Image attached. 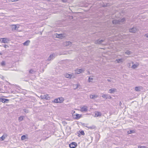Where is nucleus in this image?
<instances>
[{
	"label": "nucleus",
	"instance_id": "nucleus-36",
	"mask_svg": "<svg viewBox=\"0 0 148 148\" xmlns=\"http://www.w3.org/2000/svg\"><path fill=\"white\" fill-rule=\"evenodd\" d=\"M5 139V137H4V136H3V135L0 138V140L1 139V140H3L4 139Z\"/></svg>",
	"mask_w": 148,
	"mask_h": 148
},
{
	"label": "nucleus",
	"instance_id": "nucleus-31",
	"mask_svg": "<svg viewBox=\"0 0 148 148\" xmlns=\"http://www.w3.org/2000/svg\"><path fill=\"white\" fill-rule=\"evenodd\" d=\"M120 23V22H124L125 21V18H123L121 19V20H119Z\"/></svg>",
	"mask_w": 148,
	"mask_h": 148
},
{
	"label": "nucleus",
	"instance_id": "nucleus-28",
	"mask_svg": "<svg viewBox=\"0 0 148 148\" xmlns=\"http://www.w3.org/2000/svg\"><path fill=\"white\" fill-rule=\"evenodd\" d=\"M116 61L118 63H120L123 62V60L122 58L117 59L116 60Z\"/></svg>",
	"mask_w": 148,
	"mask_h": 148
},
{
	"label": "nucleus",
	"instance_id": "nucleus-2",
	"mask_svg": "<svg viewBox=\"0 0 148 148\" xmlns=\"http://www.w3.org/2000/svg\"><path fill=\"white\" fill-rule=\"evenodd\" d=\"M1 42L4 43H7L9 41V38H0V41H1Z\"/></svg>",
	"mask_w": 148,
	"mask_h": 148
},
{
	"label": "nucleus",
	"instance_id": "nucleus-12",
	"mask_svg": "<svg viewBox=\"0 0 148 148\" xmlns=\"http://www.w3.org/2000/svg\"><path fill=\"white\" fill-rule=\"evenodd\" d=\"M56 38L62 39L63 38V35L61 34H56Z\"/></svg>",
	"mask_w": 148,
	"mask_h": 148
},
{
	"label": "nucleus",
	"instance_id": "nucleus-43",
	"mask_svg": "<svg viewBox=\"0 0 148 148\" xmlns=\"http://www.w3.org/2000/svg\"><path fill=\"white\" fill-rule=\"evenodd\" d=\"M64 3H66L67 2V0H61Z\"/></svg>",
	"mask_w": 148,
	"mask_h": 148
},
{
	"label": "nucleus",
	"instance_id": "nucleus-11",
	"mask_svg": "<svg viewBox=\"0 0 148 148\" xmlns=\"http://www.w3.org/2000/svg\"><path fill=\"white\" fill-rule=\"evenodd\" d=\"M116 89L115 88H112L109 90V93H114L115 92H116Z\"/></svg>",
	"mask_w": 148,
	"mask_h": 148
},
{
	"label": "nucleus",
	"instance_id": "nucleus-48",
	"mask_svg": "<svg viewBox=\"0 0 148 148\" xmlns=\"http://www.w3.org/2000/svg\"><path fill=\"white\" fill-rule=\"evenodd\" d=\"M121 102H120L119 103V105H121Z\"/></svg>",
	"mask_w": 148,
	"mask_h": 148
},
{
	"label": "nucleus",
	"instance_id": "nucleus-4",
	"mask_svg": "<svg viewBox=\"0 0 148 148\" xmlns=\"http://www.w3.org/2000/svg\"><path fill=\"white\" fill-rule=\"evenodd\" d=\"M48 95H41L40 96V97L42 99H45L46 100H49L50 99V97L48 96Z\"/></svg>",
	"mask_w": 148,
	"mask_h": 148
},
{
	"label": "nucleus",
	"instance_id": "nucleus-45",
	"mask_svg": "<svg viewBox=\"0 0 148 148\" xmlns=\"http://www.w3.org/2000/svg\"><path fill=\"white\" fill-rule=\"evenodd\" d=\"M12 1H18L19 0H11Z\"/></svg>",
	"mask_w": 148,
	"mask_h": 148
},
{
	"label": "nucleus",
	"instance_id": "nucleus-34",
	"mask_svg": "<svg viewBox=\"0 0 148 148\" xmlns=\"http://www.w3.org/2000/svg\"><path fill=\"white\" fill-rule=\"evenodd\" d=\"M88 127L90 129H93L95 128V126H92L89 127Z\"/></svg>",
	"mask_w": 148,
	"mask_h": 148
},
{
	"label": "nucleus",
	"instance_id": "nucleus-5",
	"mask_svg": "<svg viewBox=\"0 0 148 148\" xmlns=\"http://www.w3.org/2000/svg\"><path fill=\"white\" fill-rule=\"evenodd\" d=\"M137 29L135 27H133L132 28L129 29V31L130 32L135 33L137 30Z\"/></svg>",
	"mask_w": 148,
	"mask_h": 148
},
{
	"label": "nucleus",
	"instance_id": "nucleus-15",
	"mask_svg": "<svg viewBox=\"0 0 148 148\" xmlns=\"http://www.w3.org/2000/svg\"><path fill=\"white\" fill-rule=\"evenodd\" d=\"M64 76L66 78H71L72 76V75L70 74L66 73L64 75Z\"/></svg>",
	"mask_w": 148,
	"mask_h": 148
},
{
	"label": "nucleus",
	"instance_id": "nucleus-46",
	"mask_svg": "<svg viewBox=\"0 0 148 148\" xmlns=\"http://www.w3.org/2000/svg\"><path fill=\"white\" fill-rule=\"evenodd\" d=\"M107 80L108 82H110L111 81V80L110 79H108Z\"/></svg>",
	"mask_w": 148,
	"mask_h": 148
},
{
	"label": "nucleus",
	"instance_id": "nucleus-42",
	"mask_svg": "<svg viewBox=\"0 0 148 148\" xmlns=\"http://www.w3.org/2000/svg\"><path fill=\"white\" fill-rule=\"evenodd\" d=\"M138 148H145V147L142 146H138Z\"/></svg>",
	"mask_w": 148,
	"mask_h": 148
},
{
	"label": "nucleus",
	"instance_id": "nucleus-51",
	"mask_svg": "<svg viewBox=\"0 0 148 148\" xmlns=\"http://www.w3.org/2000/svg\"><path fill=\"white\" fill-rule=\"evenodd\" d=\"M63 123H66V122H64Z\"/></svg>",
	"mask_w": 148,
	"mask_h": 148
},
{
	"label": "nucleus",
	"instance_id": "nucleus-19",
	"mask_svg": "<svg viewBox=\"0 0 148 148\" xmlns=\"http://www.w3.org/2000/svg\"><path fill=\"white\" fill-rule=\"evenodd\" d=\"M90 97L91 99H95L97 98V96L95 95H90Z\"/></svg>",
	"mask_w": 148,
	"mask_h": 148
},
{
	"label": "nucleus",
	"instance_id": "nucleus-7",
	"mask_svg": "<svg viewBox=\"0 0 148 148\" xmlns=\"http://www.w3.org/2000/svg\"><path fill=\"white\" fill-rule=\"evenodd\" d=\"M88 107L86 106H84L81 108V110L82 112H87L88 111Z\"/></svg>",
	"mask_w": 148,
	"mask_h": 148
},
{
	"label": "nucleus",
	"instance_id": "nucleus-20",
	"mask_svg": "<svg viewBox=\"0 0 148 148\" xmlns=\"http://www.w3.org/2000/svg\"><path fill=\"white\" fill-rule=\"evenodd\" d=\"M75 116H76L75 117V118L77 119H79L81 117V115L77 114H76L75 115Z\"/></svg>",
	"mask_w": 148,
	"mask_h": 148
},
{
	"label": "nucleus",
	"instance_id": "nucleus-33",
	"mask_svg": "<svg viewBox=\"0 0 148 148\" xmlns=\"http://www.w3.org/2000/svg\"><path fill=\"white\" fill-rule=\"evenodd\" d=\"M66 45H71V42L69 41L66 42Z\"/></svg>",
	"mask_w": 148,
	"mask_h": 148
},
{
	"label": "nucleus",
	"instance_id": "nucleus-9",
	"mask_svg": "<svg viewBox=\"0 0 148 148\" xmlns=\"http://www.w3.org/2000/svg\"><path fill=\"white\" fill-rule=\"evenodd\" d=\"M104 40H98L95 41V43L97 44H101L103 42H104Z\"/></svg>",
	"mask_w": 148,
	"mask_h": 148
},
{
	"label": "nucleus",
	"instance_id": "nucleus-38",
	"mask_svg": "<svg viewBox=\"0 0 148 148\" xmlns=\"http://www.w3.org/2000/svg\"><path fill=\"white\" fill-rule=\"evenodd\" d=\"M23 110L25 113H28V110L27 109H24Z\"/></svg>",
	"mask_w": 148,
	"mask_h": 148
},
{
	"label": "nucleus",
	"instance_id": "nucleus-32",
	"mask_svg": "<svg viewBox=\"0 0 148 148\" xmlns=\"http://www.w3.org/2000/svg\"><path fill=\"white\" fill-rule=\"evenodd\" d=\"M1 65L2 66H4L5 65V62L4 61H2L1 63Z\"/></svg>",
	"mask_w": 148,
	"mask_h": 148
},
{
	"label": "nucleus",
	"instance_id": "nucleus-13",
	"mask_svg": "<svg viewBox=\"0 0 148 148\" xmlns=\"http://www.w3.org/2000/svg\"><path fill=\"white\" fill-rule=\"evenodd\" d=\"M30 42V41L29 40H27V41L24 42L23 44L24 46H27L29 45V43Z\"/></svg>",
	"mask_w": 148,
	"mask_h": 148
},
{
	"label": "nucleus",
	"instance_id": "nucleus-1",
	"mask_svg": "<svg viewBox=\"0 0 148 148\" xmlns=\"http://www.w3.org/2000/svg\"><path fill=\"white\" fill-rule=\"evenodd\" d=\"M69 147L71 148H75L77 146V143L75 142H72L69 145Z\"/></svg>",
	"mask_w": 148,
	"mask_h": 148
},
{
	"label": "nucleus",
	"instance_id": "nucleus-26",
	"mask_svg": "<svg viewBox=\"0 0 148 148\" xmlns=\"http://www.w3.org/2000/svg\"><path fill=\"white\" fill-rule=\"evenodd\" d=\"M27 138H26V136L25 135H23L21 137V139L22 140H23Z\"/></svg>",
	"mask_w": 148,
	"mask_h": 148
},
{
	"label": "nucleus",
	"instance_id": "nucleus-10",
	"mask_svg": "<svg viewBox=\"0 0 148 148\" xmlns=\"http://www.w3.org/2000/svg\"><path fill=\"white\" fill-rule=\"evenodd\" d=\"M85 70L82 69H80L77 70L76 72L77 74H79L80 73H82Z\"/></svg>",
	"mask_w": 148,
	"mask_h": 148
},
{
	"label": "nucleus",
	"instance_id": "nucleus-22",
	"mask_svg": "<svg viewBox=\"0 0 148 148\" xmlns=\"http://www.w3.org/2000/svg\"><path fill=\"white\" fill-rule=\"evenodd\" d=\"M52 102L55 103H59V99L58 98L55 99L54 100L52 101Z\"/></svg>",
	"mask_w": 148,
	"mask_h": 148
},
{
	"label": "nucleus",
	"instance_id": "nucleus-3",
	"mask_svg": "<svg viewBox=\"0 0 148 148\" xmlns=\"http://www.w3.org/2000/svg\"><path fill=\"white\" fill-rule=\"evenodd\" d=\"M102 97L104 99H112L111 97L108 94H103L102 96Z\"/></svg>",
	"mask_w": 148,
	"mask_h": 148
},
{
	"label": "nucleus",
	"instance_id": "nucleus-39",
	"mask_svg": "<svg viewBox=\"0 0 148 148\" xmlns=\"http://www.w3.org/2000/svg\"><path fill=\"white\" fill-rule=\"evenodd\" d=\"M34 72V71L33 70L31 69L29 71V73H30L33 74V72Z\"/></svg>",
	"mask_w": 148,
	"mask_h": 148
},
{
	"label": "nucleus",
	"instance_id": "nucleus-52",
	"mask_svg": "<svg viewBox=\"0 0 148 148\" xmlns=\"http://www.w3.org/2000/svg\"><path fill=\"white\" fill-rule=\"evenodd\" d=\"M1 53H0V55H1Z\"/></svg>",
	"mask_w": 148,
	"mask_h": 148
},
{
	"label": "nucleus",
	"instance_id": "nucleus-41",
	"mask_svg": "<svg viewBox=\"0 0 148 148\" xmlns=\"http://www.w3.org/2000/svg\"><path fill=\"white\" fill-rule=\"evenodd\" d=\"M3 46L5 48H7L9 47L8 46L6 45H4Z\"/></svg>",
	"mask_w": 148,
	"mask_h": 148
},
{
	"label": "nucleus",
	"instance_id": "nucleus-25",
	"mask_svg": "<svg viewBox=\"0 0 148 148\" xmlns=\"http://www.w3.org/2000/svg\"><path fill=\"white\" fill-rule=\"evenodd\" d=\"M12 30H17V27L15 25H12Z\"/></svg>",
	"mask_w": 148,
	"mask_h": 148
},
{
	"label": "nucleus",
	"instance_id": "nucleus-47",
	"mask_svg": "<svg viewBox=\"0 0 148 148\" xmlns=\"http://www.w3.org/2000/svg\"><path fill=\"white\" fill-rule=\"evenodd\" d=\"M87 72L88 75H90V72L89 71H88Z\"/></svg>",
	"mask_w": 148,
	"mask_h": 148
},
{
	"label": "nucleus",
	"instance_id": "nucleus-6",
	"mask_svg": "<svg viewBox=\"0 0 148 148\" xmlns=\"http://www.w3.org/2000/svg\"><path fill=\"white\" fill-rule=\"evenodd\" d=\"M8 101L9 100L8 99L0 98V101L3 103H7Z\"/></svg>",
	"mask_w": 148,
	"mask_h": 148
},
{
	"label": "nucleus",
	"instance_id": "nucleus-14",
	"mask_svg": "<svg viewBox=\"0 0 148 148\" xmlns=\"http://www.w3.org/2000/svg\"><path fill=\"white\" fill-rule=\"evenodd\" d=\"M112 23L113 24H117L120 23L119 20H114L112 21Z\"/></svg>",
	"mask_w": 148,
	"mask_h": 148
},
{
	"label": "nucleus",
	"instance_id": "nucleus-44",
	"mask_svg": "<svg viewBox=\"0 0 148 148\" xmlns=\"http://www.w3.org/2000/svg\"><path fill=\"white\" fill-rule=\"evenodd\" d=\"M145 36L146 38H148V34H145Z\"/></svg>",
	"mask_w": 148,
	"mask_h": 148
},
{
	"label": "nucleus",
	"instance_id": "nucleus-18",
	"mask_svg": "<svg viewBox=\"0 0 148 148\" xmlns=\"http://www.w3.org/2000/svg\"><path fill=\"white\" fill-rule=\"evenodd\" d=\"M101 113L99 112H97L95 113V116L98 117L101 116Z\"/></svg>",
	"mask_w": 148,
	"mask_h": 148
},
{
	"label": "nucleus",
	"instance_id": "nucleus-30",
	"mask_svg": "<svg viewBox=\"0 0 148 148\" xmlns=\"http://www.w3.org/2000/svg\"><path fill=\"white\" fill-rule=\"evenodd\" d=\"M131 52L129 51H127L125 52V53L127 55H130L131 54Z\"/></svg>",
	"mask_w": 148,
	"mask_h": 148
},
{
	"label": "nucleus",
	"instance_id": "nucleus-16",
	"mask_svg": "<svg viewBox=\"0 0 148 148\" xmlns=\"http://www.w3.org/2000/svg\"><path fill=\"white\" fill-rule=\"evenodd\" d=\"M141 88L142 87L140 86L136 87L135 88V90L136 91H140V90Z\"/></svg>",
	"mask_w": 148,
	"mask_h": 148
},
{
	"label": "nucleus",
	"instance_id": "nucleus-23",
	"mask_svg": "<svg viewBox=\"0 0 148 148\" xmlns=\"http://www.w3.org/2000/svg\"><path fill=\"white\" fill-rule=\"evenodd\" d=\"M24 117V116H21L18 118V121L19 122L23 120Z\"/></svg>",
	"mask_w": 148,
	"mask_h": 148
},
{
	"label": "nucleus",
	"instance_id": "nucleus-8",
	"mask_svg": "<svg viewBox=\"0 0 148 148\" xmlns=\"http://www.w3.org/2000/svg\"><path fill=\"white\" fill-rule=\"evenodd\" d=\"M55 58V54H52L50 55L49 57L48 58L47 60L48 61H51L52 60Z\"/></svg>",
	"mask_w": 148,
	"mask_h": 148
},
{
	"label": "nucleus",
	"instance_id": "nucleus-50",
	"mask_svg": "<svg viewBox=\"0 0 148 148\" xmlns=\"http://www.w3.org/2000/svg\"><path fill=\"white\" fill-rule=\"evenodd\" d=\"M79 135H80V134H79V135H78V136L79 137H80V136H79Z\"/></svg>",
	"mask_w": 148,
	"mask_h": 148
},
{
	"label": "nucleus",
	"instance_id": "nucleus-49",
	"mask_svg": "<svg viewBox=\"0 0 148 148\" xmlns=\"http://www.w3.org/2000/svg\"><path fill=\"white\" fill-rule=\"evenodd\" d=\"M82 125H84V126L85 124H84V123H83Z\"/></svg>",
	"mask_w": 148,
	"mask_h": 148
},
{
	"label": "nucleus",
	"instance_id": "nucleus-37",
	"mask_svg": "<svg viewBox=\"0 0 148 148\" xmlns=\"http://www.w3.org/2000/svg\"><path fill=\"white\" fill-rule=\"evenodd\" d=\"M96 136L97 138H98V140H99L100 138V135L99 134H98L96 135Z\"/></svg>",
	"mask_w": 148,
	"mask_h": 148
},
{
	"label": "nucleus",
	"instance_id": "nucleus-17",
	"mask_svg": "<svg viewBox=\"0 0 148 148\" xmlns=\"http://www.w3.org/2000/svg\"><path fill=\"white\" fill-rule=\"evenodd\" d=\"M59 99V103H63L64 100V99L63 97L58 98Z\"/></svg>",
	"mask_w": 148,
	"mask_h": 148
},
{
	"label": "nucleus",
	"instance_id": "nucleus-29",
	"mask_svg": "<svg viewBox=\"0 0 148 148\" xmlns=\"http://www.w3.org/2000/svg\"><path fill=\"white\" fill-rule=\"evenodd\" d=\"M134 132L135 131L134 130H131L128 131V134H131Z\"/></svg>",
	"mask_w": 148,
	"mask_h": 148
},
{
	"label": "nucleus",
	"instance_id": "nucleus-40",
	"mask_svg": "<svg viewBox=\"0 0 148 148\" xmlns=\"http://www.w3.org/2000/svg\"><path fill=\"white\" fill-rule=\"evenodd\" d=\"M3 136H4V137H5V138L6 137H7V136H8V135L7 134H4L3 135Z\"/></svg>",
	"mask_w": 148,
	"mask_h": 148
},
{
	"label": "nucleus",
	"instance_id": "nucleus-27",
	"mask_svg": "<svg viewBox=\"0 0 148 148\" xmlns=\"http://www.w3.org/2000/svg\"><path fill=\"white\" fill-rule=\"evenodd\" d=\"M79 86V84H75L73 85L74 87H75V88H74V89H77L78 88V86Z\"/></svg>",
	"mask_w": 148,
	"mask_h": 148
},
{
	"label": "nucleus",
	"instance_id": "nucleus-35",
	"mask_svg": "<svg viewBox=\"0 0 148 148\" xmlns=\"http://www.w3.org/2000/svg\"><path fill=\"white\" fill-rule=\"evenodd\" d=\"M80 133L81 135H84L85 134L84 132L83 131H81L80 132Z\"/></svg>",
	"mask_w": 148,
	"mask_h": 148
},
{
	"label": "nucleus",
	"instance_id": "nucleus-21",
	"mask_svg": "<svg viewBox=\"0 0 148 148\" xmlns=\"http://www.w3.org/2000/svg\"><path fill=\"white\" fill-rule=\"evenodd\" d=\"M139 64H134L132 66V67L133 69H135L138 66Z\"/></svg>",
	"mask_w": 148,
	"mask_h": 148
},
{
	"label": "nucleus",
	"instance_id": "nucleus-24",
	"mask_svg": "<svg viewBox=\"0 0 148 148\" xmlns=\"http://www.w3.org/2000/svg\"><path fill=\"white\" fill-rule=\"evenodd\" d=\"M90 76L88 78V82H92V80H93V78L92 77H90Z\"/></svg>",
	"mask_w": 148,
	"mask_h": 148
}]
</instances>
